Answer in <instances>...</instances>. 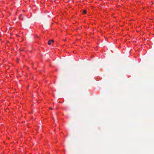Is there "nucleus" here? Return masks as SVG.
I'll return each mask as SVG.
<instances>
[{
    "label": "nucleus",
    "mask_w": 154,
    "mask_h": 154,
    "mask_svg": "<svg viewBox=\"0 0 154 154\" xmlns=\"http://www.w3.org/2000/svg\"><path fill=\"white\" fill-rule=\"evenodd\" d=\"M149 19L151 20V19H151V18H150Z\"/></svg>",
    "instance_id": "obj_5"
},
{
    "label": "nucleus",
    "mask_w": 154,
    "mask_h": 154,
    "mask_svg": "<svg viewBox=\"0 0 154 154\" xmlns=\"http://www.w3.org/2000/svg\"><path fill=\"white\" fill-rule=\"evenodd\" d=\"M86 13L87 11L86 10H84L82 11V13L83 14H85Z\"/></svg>",
    "instance_id": "obj_2"
},
{
    "label": "nucleus",
    "mask_w": 154,
    "mask_h": 154,
    "mask_svg": "<svg viewBox=\"0 0 154 154\" xmlns=\"http://www.w3.org/2000/svg\"><path fill=\"white\" fill-rule=\"evenodd\" d=\"M54 41L53 40H51L48 41V44L49 45H50L51 44V43L53 42Z\"/></svg>",
    "instance_id": "obj_1"
},
{
    "label": "nucleus",
    "mask_w": 154,
    "mask_h": 154,
    "mask_svg": "<svg viewBox=\"0 0 154 154\" xmlns=\"http://www.w3.org/2000/svg\"><path fill=\"white\" fill-rule=\"evenodd\" d=\"M22 15H21L20 17V19H25V18H24V17H22Z\"/></svg>",
    "instance_id": "obj_3"
},
{
    "label": "nucleus",
    "mask_w": 154,
    "mask_h": 154,
    "mask_svg": "<svg viewBox=\"0 0 154 154\" xmlns=\"http://www.w3.org/2000/svg\"><path fill=\"white\" fill-rule=\"evenodd\" d=\"M50 109L52 110L53 109L52 108H50Z\"/></svg>",
    "instance_id": "obj_4"
}]
</instances>
